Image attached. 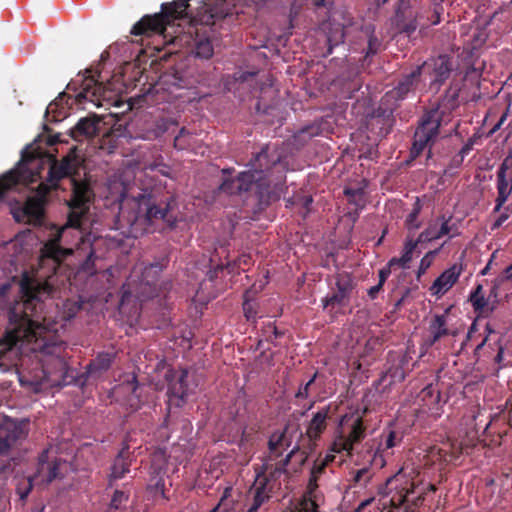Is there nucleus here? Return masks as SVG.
<instances>
[{
    "label": "nucleus",
    "instance_id": "7ed1b4c3",
    "mask_svg": "<svg viewBox=\"0 0 512 512\" xmlns=\"http://www.w3.org/2000/svg\"><path fill=\"white\" fill-rule=\"evenodd\" d=\"M81 221L82 218L76 212L69 213L67 223L55 229L44 243L35 275L30 277L28 273L23 274L20 291L22 292L23 281L27 280L31 289L30 294L35 297L36 303L44 304V299L53 294V278L61 262L73 254L74 247L83 242Z\"/></svg>",
    "mask_w": 512,
    "mask_h": 512
},
{
    "label": "nucleus",
    "instance_id": "052dcab7",
    "mask_svg": "<svg viewBox=\"0 0 512 512\" xmlns=\"http://www.w3.org/2000/svg\"><path fill=\"white\" fill-rule=\"evenodd\" d=\"M374 503H375L374 497L365 499L358 505V507L355 509V512H363L367 507L372 506Z\"/></svg>",
    "mask_w": 512,
    "mask_h": 512
},
{
    "label": "nucleus",
    "instance_id": "5701e85b",
    "mask_svg": "<svg viewBox=\"0 0 512 512\" xmlns=\"http://www.w3.org/2000/svg\"><path fill=\"white\" fill-rule=\"evenodd\" d=\"M420 76L421 67L418 66L409 74L405 75L395 88L388 91L383 99L387 102L390 101L391 99L396 101L403 100L407 96V94L413 89L416 82L419 80Z\"/></svg>",
    "mask_w": 512,
    "mask_h": 512
},
{
    "label": "nucleus",
    "instance_id": "473e14b6",
    "mask_svg": "<svg viewBox=\"0 0 512 512\" xmlns=\"http://www.w3.org/2000/svg\"><path fill=\"white\" fill-rule=\"evenodd\" d=\"M232 490L231 486L224 489L218 505L213 508L211 512H237L233 500L231 499ZM260 508L261 507L251 503L246 512H260Z\"/></svg>",
    "mask_w": 512,
    "mask_h": 512
},
{
    "label": "nucleus",
    "instance_id": "20e7f679",
    "mask_svg": "<svg viewBox=\"0 0 512 512\" xmlns=\"http://www.w3.org/2000/svg\"><path fill=\"white\" fill-rule=\"evenodd\" d=\"M119 186V213L115 226L124 236L138 238L149 232L157 222H170L172 196L159 197L155 191L145 189L129 197L126 187L122 183Z\"/></svg>",
    "mask_w": 512,
    "mask_h": 512
},
{
    "label": "nucleus",
    "instance_id": "f3484780",
    "mask_svg": "<svg viewBox=\"0 0 512 512\" xmlns=\"http://www.w3.org/2000/svg\"><path fill=\"white\" fill-rule=\"evenodd\" d=\"M82 160L76 152L71 149L60 161L53 160L49 167L47 180L52 186H59V182L78 173Z\"/></svg>",
    "mask_w": 512,
    "mask_h": 512
},
{
    "label": "nucleus",
    "instance_id": "58836bf2",
    "mask_svg": "<svg viewBox=\"0 0 512 512\" xmlns=\"http://www.w3.org/2000/svg\"><path fill=\"white\" fill-rule=\"evenodd\" d=\"M367 458H368V456L366 455L365 461H364V466L362 468L351 471V473H350V475H351L350 481L354 485L365 486L372 478L373 473L371 472V469H370L371 465L367 462Z\"/></svg>",
    "mask_w": 512,
    "mask_h": 512
},
{
    "label": "nucleus",
    "instance_id": "9d476101",
    "mask_svg": "<svg viewBox=\"0 0 512 512\" xmlns=\"http://www.w3.org/2000/svg\"><path fill=\"white\" fill-rule=\"evenodd\" d=\"M366 426L363 417L358 411L345 413L339 419L335 429L332 451L345 452L348 457H353L355 445L364 440Z\"/></svg>",
    "mask_w": 512,
    "mask_h": 512
},
{
    "label": "nucleus",
    "instance_id": "bf43d9fd",
    "mask_svg": "<svg viewBox=\"0 0 512 512\" xmlns=\"http://www.w3.org/2000/svg\"><path fill=\"white\" fill-rule=\"evenodd\" d=\"M494 363L497 365V372L501 370L502 368H505L508 366V362H505L504 360V348L502 346H499L498 352L496 356L494 357Z\"/></svg>",
    "mask_w": 512,
    "mask_h": 512
},
{
    "label": "nucleus",
    "instance_id": "dca6fc26",
    "mask_svg": "<svg viewBox=\"0 0 512 512\" xmlns=\"http://www.w3.org/2000/svg\"><path fill=\"white\" fill-rule=\"evenodd\" d=\"M327 468L322 458L317 457L310 471L307 492L295 509L291 512H320L318 509V480Z\"/></svg>",
    "mask_w": 512,
    "mask_h": 512
},
{
    "label": "nucleus",
    "instance_id": "864d4df0",
    "mask_svg": "<svg viewBox=\"0 0 512 512\" xmlns=\"http://www.w3.org/2000/svg\"><path fill=\"white\" fill-rule=\"evenodd\" d=\"M243 312L248 321L255 322L257 318V305L256 303L245 300L243 302Z\"/></svg>",
    "mask_w": 512,
    "mask_h": 512
},
{
    "label": "nucleus",
    "instance_id": "0eeeda50",
    "mask_svg": "<svg viewBox=\"0 0 512 512\" xmlns=\"http://www.w3.org/2000/svg\"><path fill=\"white\" fill-rule=\"evenodd\" d=\"M167 262L163 259L153 263H137L121 287L119 313L132 325L137 321L141 303L158 296L157 282Z\"/></svg>",
    "mask_w": 512,
    "mask_h": 512
},
{
    "label": "nucleus",
    "instance_id": "69168bd1",
    "mask_svg": "<svg viewBox=\"0 0 512 512\" xmlns=\"http://www.w3.org/2000/svg\"><path fill=\"white\" fill-rule=\"evenodd\" d=\"M170 124L176 125L177 123L172 120H163L161 124L158 125V128L161 130V133L167 131Z\"/></svg>",
    "mask_w": 512,
    "mask_h": 512
},
{
    "label": "nucleus",
    "instance_id": "09e8293b",
    "mask_svg": "<svg viewBox=\"0 0 512 512\" xmlns=\"http://www.w3.org/2000/svg\"><path fill=\"white\" fill-rule=\"evenodd\" d=\"M444 246L442 244L439 248L435 250L428 251L420 260L417 277L420 278L426 271L431 267L435 256L440 252L441 248Z\"/></svg>",
    "mask_w": 512,
    "mask_h": 512
},
{
    "label": "nucleus",
    "instance_id": "412c9836",
    "mask_svg": "<svg viewBox=\"0 0 512 512\" xmlns=\"http://www.w3.org/2000/svg\"><path fill=\"white\" fill-rule=\"evenodd\" d=\"M72 195L68 202L70 213L76 212L82 218L89 210V205L94 199V192L90 184L85 180L71 179Z\"/></svg>",
    "mask_w": 512,
    "mask_h": 512
},
{
    "label": "nucleus",
    "instance_id": "4d7b16f0",
    "mask_svg": "<svg viewBox=\"0 0 512 512\" xmlns=\"http://www.w3.org/2000/svg\"><path fill=\"white\" fill-rule=\"evenodd\" d=\"M317 378V373H315L311 379L305 383L304 385H301L296 393V398H300V399H306L309 397V389H310V386L315 382V379Z\"/></svg>",
    "mask_w": 512,
    "mask_h": 512
},
{
    "label": "nucleus",
    "instance_id": "f03ea898",
    "mask_svg": "<svg viewBox=\"0 0 512 512\" xmlns=\"http://www.w3.org/2000/svg\"><path fill=\"white\" fill-rule=\"evenodd\" d=\"M462 445L457 441L443 443L442 446H431L424 454L417 457V462L408 459L403 466L378 488L382 495L383 509L374 507V512H415L420 508L429 492L434 493L437 487L426 483L424 469L435 467L442 470L447 464L455 463L462 454Z\"/></svg>",
    "mask_w": 512,
    "mask_h": 512
},
{
    "label": "nucleus",
    "instance_id": "aec40b11",
    "mask_svg": "<svg viewBox=\"0 0 512 512\" xmlns=\"http://www.w3.org/2000/svg\"><path fill=\"white\" fill-rule=\"evenodd\" d=\"M460 235L459 227L453 222V217L440 215L428 223L427 227L420 233V241L429 243L448 236L449 239Z\"/></svg>",
    "mask_w": 512,
    "mask_h": 512
},
{
    "label": "nucleus",
    "instance_id": "6ab92c4d",
    "mask_svg": "<svg viewBox=\"0 0 512 512\" xmlns=\"http://www.w3.org/2000/svg\"><path fill=\"white\" fill-rule=\"evenodd\" d=\"M354 287L353 277L349 273H338L335 276V290L322 299L323 308L332 311L336 306H345L349 301Z\"/></svg>",
    "mask_w": 512,
    "mask_h": 512
},
{
    "label": "nucleus",
    "instance_id": "ea45409f",
    "mask_svg": "<svg viewBox=\"0 0 512 512\" xmlns=\"http://www.w3.org/2000/svg\"><path fill=\"white\" fill-rule=\"evenodd\" d=\"M434 72L436 80L439 82L445 81L451 72V63L446 55H440L434 62Z\"/></svg>",
    "mask_w": 512,
    "mask_h": 512
},
{
    "label": "nucleus",
    "instance_id": "6e6d98bb",
    "mask_svg": "<svg viewBox=\"0 0 512 512\" xmlns=\"http://www.w3.org/2000/svg\"><path fill=\"white\" fill-rule=\"evenodd\" d=\"M397 267V264H391V259L387 262V264L379 270V282L378 284L384 285L388 277L390 276L392 269Z\"/></svg>",
    "mask_w": 512,
    "mask_h": 512
},
{
    "label": "nucleus",
    "instance_id": "9b49d317",
    "mask_svg": "<svg viewBox=\"0 0 512 512\" xmlns=\"http://www.w3.org/2000/svg\"><path fill=\"white\" fill-rule=\"evenodd\" d=\"M443 121V112L438 108L426 111L418 124L414 133L413 143L410 150V157L417 158L426 148L428 151V158L431 157V147L436 142L439 135V128Z\"/></svg>",
    "mask_w": 512,
    "mask_h": 512
},
{
    "label": "nucleus",
    "instance_id": "f704fd0d",
    "mask_svg": "<svg viewBox=\"0 0 512 512\" xmlns=\"http://www.w3.org/2000/svg\"><path fill=\"white\" fill-rule=\"evenodd\" d=\"M469 302L471 303L474 312L478 315H483L486 312L488 301L483 293L482 284H477L471 291L469 295Z\"/></svg>",
    "mask_w": 512,
    "mask_h": 512
},
{
    "label": "nucleus",
    "instance_id": "393cba45",
    "mask_svg": "<svg viewBox=\"0 0 512 512\" xmlns=\"http://www.w3.org/2000/svg\"><path fill=\"white\" fill-rule=\"evenodd\" d=\"M99 121L96 115L83 117L70 129L69 135L78 142L90 139L96 135Z\"/></svg>",
    "mask_w": 512,
    "mask_h": 512
},
{
    "label": "nucleus",
    "instance_id": "4c0bfd02",
    "mask_svg": "<svg viewBox=\"0 0 512 512\" xmlns=\"http://www.w3.org/2000/svg\"><path fill=\"white\" fill-rule=\"evenodd\" d=\"M423 204L421 203L419 197H416L412 210L409 212V214L406 216L404 225L405 228L409 231H414L420 228L421 221L419 220L420 213L422 211Z\"/></svg>",
    "mask_w": 512,
    "mask_h": 512
},
{
    "label": "nucleus",
    "instance_id": "c03bdc74",
    "mask_svg": "<svg viewBox=\"0 0 512 512\" xmlns=\"http://www.w3.org/2000/svg\"><path fill=\"white\" fill-rule=\"evenodd\" d=\"M344 195L347 197L350 204L355 205L357 208H363L365 205V193L364 189L346 187L344 189Z\"/></svg>",
    "mask_w": 512,
    "mask_h": 512
},
{
    "label": "nucleus",
    "instance_id": "39448f33",
    "mask_svg": "<svg viewBox=\"0 0 512 512\" xmlns=\"http://www.w3.org/2000/svg\"><path fill=\"white\" fill-rule=\"evenodd\" d=\"M279 166L278 160H269L268 148L264 147L250 162V169L240 172L235 179H226L219 189L228 195H240L256 187V195L260 205H268L278 199V192L285 183V175L274 171Z\"/></svg>",
    "mask_w": 512,
    "mask_h": 512
},
{
    "label": "nucleus",
    "instance_id": "a211bd4d",
    "mask_svg": "<svg viewBox=\"0 0 512 512\" xmlns=\"http://www.w3.org/2000/svg\"><path fill=\"white\" fill-rule=\"evenodd\" d=\"M494 212H499L512 194V154L506 156L496 171Z\"/></svg>",
    "mask_w": 512,
    "mask_h": 512
},
{
    "label": "nucleus",
    "instance_id": "b1692460",
    "mask_svg": "<svg viewBox=\"0 0 512 512\" xmlns=\"http://www.w3.org/2000/svg\"><path fill=\"white\" fill-rule=\"evenodd\" d=\"M131 464L132 459L129 446L124 445L111 465L110 473L108 476L109 486H112L113 482L124 478L125 475L130 472Z\"/></svg>",
    "mask_w": 512,
    "mask_h": 512
},
{
    "label": "nucleus",
    "instance_id": "bb28decb",
    "mask_svg": "<svg viewBox=\"0 0 512 512\" xmlns=\"http://www.w3.org/2000/svg\"><path fill=\"white\" fill-rule=\"evenodd\" d=\"M451 310V306L446 308L442 314H436L433 316L432 320L429 323V333H430V344L433 345L441 338L449 335V329L447 327V318L448 314Z\"/></svg>",
    "mask_w": 512,
    "mask_h": 512
},
{
    "label": "nucleus",
    "instance_id": "3c124183",
    "mask_svg": "<svg viewBox=\"0 0 512 512\" xmlns=\"http://www.w3.org/2000/svg\"><path fill=\"white\" fill-rule=\"evenodd\" d=\"M336 454H338L340 457V459L338 460V464H341L343 462L344 457H348L345 452L332 451V444L330 445L329 449L327 450L324 456L319 455L318 457L322 458L324 464L328 466L329 464L335 462Z\"/></svg>",
    "mask_w": 512,
    "mask_h": 512
},
{
    "label": "nucleus",
    "instance_id": "72a5a7b5",
    "mask_svg": "<svg viewBox=\"0 0 512 512\" xmlns=\"http://www.w3.org/2000/svg\"><path fill=\"white\" fill-rule=\"evenodd\" d=\"M44 204L40 198L29 197L23 207V213L28 221H40L44 215Z\"/></svg>",
    "mask_w": 512,
    "mask_h": 512
},
{
    "label": "nucleus",
    "instance_id": "4be33fe9",
    "mask_svg": "<svg viewBox=\"0 0 512 512\" xmlns=\"http://www.w3.org/2000/svg\"><path fill=\"white\" fill-rule=\"evenodd\" d=\"M463 270L462 263H454L445 269L431 284L429 288L431 295L437 298L445 295L457 283Z\"/></svg>",
    "mask_w": 512,
    "mask_h": 512
},
{
    "label": "nucleus",
    "instance_id": "2f4dec72",
    "mask_svg": "<svg viewBox=\"0 0 512 512\" xmlns=\"http://www.w3.org/2000/svg\"><path fill=\"white\" fill-rule=\"evenodd\" d=\"M19 431L10 424L0 425V454H7L15 444Z\"/></svg>",
    "mask_w": 512,
    "mask_h": 512
},
{
    "label": "nucleus",
    "instance_id": "603ef678",
    "mask_svg": "<svg viewBox=\"0 0 512 512\" xmlns=\"http://www.w3.org/2000/svg\"><path fill=\"white\" fill-rule=\"evenodd\" d=\"M57 188H58L57 186H52L51 183H49L48 180L46 179L45 182H41L38 185V187L36 189V193L33 197L40 198L42 201L46 202V197L50 193V191L55 190Z\"/></svg>",
    "mask_w": 512,
    "mask_h": 512
},
{
    "label": "nucleus",
    "instance_id": "2eb2a0df",
    "mask_svg": "<svg viewBox=\"0 0 512 512\" xmlns=\"http://www.w3.org/2000/svg\"><path fill=\"white\" fill-rule=\"evenodd\" d=\"M189 372L187 369L180 371H170L166 378L168 381V404L176 408H181L187 402L193 388L188 380Z\"/></svg>",
    "mask_w": 512,
    "mask_h": 512
},
{
    "label": "nucleus",
    "instance_id": "37998d69",
    "mask_svg": "<svg viewBox=\"0 0 512 512\" xmlns=\"http://www.w3.org/2000/svg\"><path fill=\"white\" fill-rule=\"evenodd\" d=\"M291 205L297 208L298 212L305 218L311 211L313 198L311 195H296L291 199Z\"/></svg>",
    "mask_w": 512,
    "mask_h": 512
},
{
    "label": "nucleus",
    "instance_id": "de8ad7c7",
    "mask_svg": "<svg viewBox=\"0 0 512 512\" xmlns=\"http://www.w3.org/2000/svg\"><path fill=\"white\" fill-rule=\"evenodd\" d=\"M144 169L146 171H156L165 177H171V167L163 162L162 156H159L153 162L145 164Z\"/></svg>",
    "mask_w": 512,
    "mask_h": 512
},
{
    "label": "nucleus",
    "instance_id": "49530a36",
    "mask_svg": "<svg viewBox=\"0 0 512 512\" xmlns=\"http://www.w3.org/2000/svg\"><path fill=\"white\" fill-rule=\"evenodd\" d=\"M129 493L122 490H115L110 501V510H122L127 506Z\"/></svg>",
    "mask_w": 512,
    "mask_h": 512
},
{
    "label": "nucleus",
    "instance_id": "c9c22d12",
    "mask_svg": "<svg viewBox=\"0 0 512 512\" xmlns=\"http://www.w3.org/2000/svg\"><path fill=\"white\" fill-rule=\"evenodd\" d=\"M113 362V356L110 353H100L92 360L87 366V373L89 375L96 374L98 372L106 371L110 368Z\"/></svg>",
    "mask_w": 512,
    "mask_h": 512
},
{
    "label": "nucleus",
    "instance_id": "680f3d73",
    "mask_svg": "<svg viewBox=\"0 0 512 512\" xmlns=\"http://www.w3.org/2000/svg\"><path fill=\"white\" fill-rule=\"evenodd\" d=\"M251 261H252V258H251V256H250V255H248V254H243V255H241V256L238 258V260H237L236 264H237V266H238L239 268H241V267L249 266V265L251 264Z\"/></svg>",
    "mask_w": 512,
    "mask_h": 512
},
{
    "label": "nucleus",
    "instance_id": "8fccbe9b",
    "mask_svg": "<svg viewBox=\"0 0 512 512\" xmlns=\"http://www.w3.org/2000/svg\"><path fill=\"white\" fill-rule=\"evenodd\" d=\"M196 57L209 59L213 56V46L210 40L204 39L196 43L195 47Z\"/></svg>",
    "mask_w": 512,
    "mask_h": 512
},
{
    "label": "nucleus",
    "instance_id": "a878e982",
    "mask_svg": "<svg viewBox=\"0 0 512 512\" xmlns=\"http://www.w3.org/2000/svg\"><path fill=\"white\" fill-rule=\"evenodd\" d=\"M330 409V405L324 406L313 415L306 429V434L310 440L319 439L326 430Z\"/></svg>",
    "mask_w": 512,
    "mask_h": 512
},
{
    "label": "nucleus",
    "instance_id": "c85d7f7f",
    "mask_svg": "<svg viewBox=\"0 0 512 512\" xmlns=\"http://www.w3.org/2000/svg\"><path fill=\"white\" fill-rule=\"evenodd\" d=\"M398 2L394 16L395 25L400 32L411 34L416 30L417 24L415 18L405 21L406 12L410 10L409 0H398Z\"/></svg>",
    "mask_w": 512,
    "mask_h": 512
},
{
    "label": "nucleus",
    "instance_id": "774afa93",
    "mask_svg": "<svg viewBox=\"0 0 512 512\" xmlns=\"http://www.w3.org/2000/svg\"><path fill=\"white\" fill-rule=\"evenodd\" d=\"M266 332H271L274 335L275 339L282 335V333L277 330V327L272 324L267 326Z\"/></svg>",
    "mask_w": 512,
    "mask_h": 512
},
{
    "label": "nucleus",
    "instance_id": "7c9ffc66",
    "mask_svg": "<svg viewBox=\"0 0 512 512\" xmlns=\"http://www.w3.org/2000/svg\"><path fill=\"white\" fill-rule=\"evenodd\" d=\"M165 475L166 473L149 471L146 489L153 500L159 498L167 499L165 494Z\"/></svg>",
    "mask_w": 512,
    "mask_h": 512
},
{
    "label": "nucleus",
    "instance_id": "a19ab883",
    "mask_svg": "<svg viewBox=\"0 0 512 512\" xmlns=\"http://www.w3.org/2000/svg\"><path fill=\"white\" fill-rule=\"evenodd\" d=\"M20 182V173L17 170H10L0 177V198L14 188Z\"/></svg>",
    "mask_w": 512,
    "mask_h": 512
},
{
    "label": "nucleus",
    "instance_id": "1a4fd4ad",
    "mask_svg": "<svg viewBox=\"0 0 512 512\" xmlns=\"http://www.w3.org/2000/svg\"><path fill=\"white\" fill-rule=\"evenodd\" d=\"M71 463L57 455L52 448L44 449L38 456L35 473L25 481L24 490L18 487L21 499H25L33 485H48L54 481L62 480L71 471Z\"/></svg>",
    "mask_w": 512,
    "mask_h": 512
},
{
    "label": "nucleus",
    "instance_id": "0e129e2a",
    "mask_svg": "<svg viewBox=\"0 0 512 512\" xmlns=\"http://www.w3.org/2000/svg\"><path fill=\"white\" fill-rule=\"evenodd\" d=\"M240 431H241V435H240V439L238 441V445L240 448H245L248 443V437L246 435V431L244 428L241 427Z\"/></svg>",
    "mask_w": 512,
    "mask_h": 512
},
{
    "label": "nucleus",
    "instance_id": "e2e57ef3",
    "mask_svg": "<svg viewBox=\"0 0 512 512\" xmlns=\"http://www.w3.org/2000/svg\"><path fill=\"white\" fill-rule=\"evenodd\" d=\"M383 286L380 284H377L375 286H372L368 290V296L371 300H375L378 297L379 292L382 290Z\"/></svg>",
    "mask_w": 512,
    "mask_h": 512
},
{
    "label": "nucleus",
    "instance_id": "6e6552de",
    "mask_svg": "<svg viewBox=\"0 0 512 512\" xmlns=\"http://www.w3.org/2000/svg\"><path fill=\"white\" fill-rule=\"evenodd\" d=\"M298 428L289 424L273 431L268 438L267 453L262 464L280 468L286 474L300 471L307 460V454L300 449Z\"/></svg>",
    "mask_w": 512,
    "mask_h": 512
},
{
    "label": "nucleus",
    "instance_id": "423d86ee",
    "mask_svg": "<svg viewBox=\"0 0 512 512\" xmlns=\"http://www.w3.org/2000/svg\"><path fill=\"white\" fill-rule=\"evenodd\" d=\"M190 0H175L171 3H164L161 12L153 15L143 16L131 29L133 35L162 34L166 26L175 19H182L188 16ZM234 0H207L198 12L199 22L203 25L213 26L217 22L232 15L234 12Z\"/></svg>",
    "mask_w": 512,
    "mask_h": 512
},
{
    "label": "nucleus",
    "instance_id": "cd10ccee",
    "mask_svg": "<svg viewBox=\"0 0 512 512\" xmlns=\"http://www.w3.org/2000/svg\"><path fill=\"white\" fill-rule=\"evenodd\" d=\"M425 243L420 241V234L415 239L412 236H407L402 249V255L400 257L391 258V264H397L398 268L408 269L413 259V254L418 244Z\"/></svg>",
    "mask_w": 512,
    "mask_h": 512
},
{
    "label": "nucleus",
    "instance_id": "ddd939ff",
    "mask_svg": "<svg viewBox=\"0 0 512 512\" xmlns=\"http://www.w3.org/2000/svg\"><path fill=\"white\" fill-rule=\"evenodd\" d=\"M76 100L79 103L85 101L91 102L96 107L119 105L115 91L98 82L92 76L84 77L81 80L79 91L76 94Z\"/></svg>",
    "mask_w": 512,
    "mask_h": 512
},
{
    "label": "nucleus",
    "instance_id": "f8f14e48",
    "mask_svg": "<svg viewBox=\"0 0 512 512\" xmlns=\"http://www.w3.org/2000/svg\"><path fill=\"white\" fill-rule=\"evenodd\" d=\"M254 471L255 479L248 495L252 504L262 507L271 498L275 487L280 485V478L289 474L281 472L280 468H270L267 464L255 465Z\"/></svg>",
    "mask_w": 512,
    "mask_h": 512
},
{
    "label": "nucleus",
    "instance_id": "5fc2aeb1",
    "mask_svg": "<svg viewBox=\"0 0 512 512\" xmlns=\"http://www.w3.org/2000/svg\"><path fill=\"white\" fill-rule=\"evenodd\" d=\"M380 46V40L374 35V32H372L368 38V47L365 53V57L375 55L379 51Z\"/></svg>",
    "mask_w": 512,
    "mask_h": 512
},
{
    "label": "nucleus",
    "instance_id": "4468645a",
    "mask_svg": "<svg viewBox=\"0 0 512 512\" xmlns=\"http://www.w3.org/2000/svg\"><path fill=\"white\" fill-rule=\"evenodd\" d=\"M379 439L376 449H374L373 445H369L368 442L365 443L363 448L368 456L367 462L380 469L386 465V457L392 454L389 450L401 445L403 441V433L401 431L394 430L391 427H387L382 431Z\"/></svg>",
    "mask_w": 512,
    "mask_h": 512
},
{
    "label": "nucleus",
    "instance_id": "f257e3e1",
    "mask_svg": "<svg viewBox=\"0 0 512 512\" xmlns=\"http://www.w3.org/2000/svg\"><path fill=\"white\" fill-rule=\"evenodd\" d=\"M27 280L22 283L23 300L9 311V325L0 340V366L15 368L22 388L41 393L62 386L68 374L67 344L59 339L57 322L36 303Z\"/></svg>",
    "mask_w": 512,
    "mask_h": 512
},
{
    "label": "nucleus",
    "instance_id": "338daca9",
    "mask_svg": "<svg viewBox=\"0 0 512 512\" xmlns=\"http://www.w3.org/2000/svg\"><path fill=\"white\" fill-rule=\"evenodd\" d=\"M318 128L315 127H306L300 130V134H308V136L312 137L314 135H317Z\"/></svg>",
    "mask_w": 512,
    "mask_h": 512
},
{
    "label": "nucleus",
    "instance_id": "e433bc0d",
    "mask_svg": "<svg viewBox=\"0 0 512 512\" xmlns=\"http://www.w3.org/2000/svg\"><path fill=\"white\" fill-rule=\"evenodd\" d=\"M168 455L165 448L158 447L151 454L149 471L167 473Z\"/></svg>",
    "mask_w": 512,
    "mask_h": 512
},
{
    "label": "nucleus",
    "instance_id": "a18cd8bd",
    "mask_svg": "<svg viewBox=\"0 0 512 512\" xmlns=\"http://www.w3.org/2000/svg\"><path fill=\"white\" fill-rule=\"evenodd\" d=\"M82 303L75 300L67 299L63 302L62 305V320H70L76 316V314L81 310Z\"/></svg>",
    "mask_w": 512,
    "mask_h": 512
},
{
    "label": "nucleus",
    "instance_id": "13d9d810",
    "mask_svg": "<svg viewBox=\"0 0 512 512\" xmlns=\"http://www.w3.org/2000/svg\"><path fill=\"white\" fill-rule=\"evenodd\" d=\"M509 207H502V209L498 212L500 215L497 217V219L492 224V229H498L502 226V224L509 218Z\"/></svg>",
    "mask_w": 512,
    "mask_h": 512
},
{
    "label": "nucleus",
    "instance_id": "c756f323",
    "mask_svg": "<svg viewBox=\"0 0 512 512\" xmlns=\"http://www.w3.org/2000/svg\"><path fill=\"white\" fill-rule=\"evenodd\" d=\"M320 29L326 35V41L328 43V52L331 53L333 47L338 46L340 43H343L345 33L344 27L339 23H333L330 20L324 21Z\"/></svg>",
    "mask_w": 512,
    "mask_h": 512
},
{
    "label": "nucleus",
    "instance_id": "79ce46f5",
    "mask_svg": "<svg viewBox=\"0 0 512 512\" xmlns=\"http://www.w3.org/2000/svg\"><path fill=\"white\" fill-rule=\"evenodd\" d=\"M195 144V137L185 128H181L179 134L174 139V147L177 150L190 149Z\"/></svg>",
    "mask_w": 512,
    "mask_h": 512
}]
</instances>
